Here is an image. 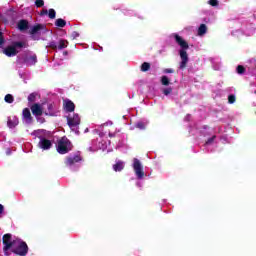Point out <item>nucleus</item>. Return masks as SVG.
Masks as SVG:
<instances>
[{
  "label": "nucleus",
  "instance_id": "obj_1",
  "mask_svg": "<svg viewBox=\"0 0 256 256\" xmlns=\"http://www.w3.org/2000/svg\"><path fill=\"white\" fill-rule=\"evenodd\" d=\"M3 251L5 255H7V251H12L19 256H26L29 253V247L27 243L23 242V240L19 238H13L11 234H5L3 236Z\"/></svg>",
  "mask_w": 256,
  "mask_h": 256
},
{
  "label": "nucleus",
  "instance_id": "obj_2",
  "mask_svg": "<svg viewBox=\"0 0 256 256\" xmlns=\"http://www.w3.org/2000/svg\"><path fill=\"white\" fill-rule=\"evenodd\" d=\"M31 135L39 139L38 147L39 149H42V151H49V149L53 147V142H51V132L41 129L33 131Z\"/></svg>",
  "mask_w": 256,
  "mask_h": 256
},
{
  "label": "nucleus",
  "instance_id": "obj_3",
  "mask_svg": "<svg viewBox=\"0 0 256 256\" xmlns=\"http://www.w3.org/2000/svg\"><path fill=\"white\" fill-rule=\"evenodd\" d=\"M172 37H174L176 43L181 48L179 50V55L181 59L179 69L183 70L185 69V67H187V63H189V55H187V49H189V44L178 34H172Z\"/></svg>",
  "mask_w": 256,
  "mask_h": 256
},
{
  "label": "nucleus",
  "instance_id": "obj_4",
  "mask_svg": "<svg viewBox=\"0 0 256 256\" xmlns=\"http://www.w3.org/2000/svg\"><path fill=\"white\" fill-rule=\"evenodd\" d=\"M132 169L134 171V174L136 176V179L138 180L136 182V187H138L139 189H143V179H145V171L143 170V164L141 163V161L137 158H134L132 160Z\"/></svg>",
  "mask_w": 256,
  "mask_h": 256
},
{
  "label": "nucleus",
  "instance_id": "obj_5",
  "mask_svg": "<svg viewBox=\"0 0 256 256\" xmlns=\"http://www.w3.org/2000/svg\"><path fill=\"white\" fill-rule=\"evenodd\" d=\"M82 163L83 158L79 154H70L64 160L65 167L70 171H79Z\"/></svg>",
  "mask_w": 256,
  "mask_h": 256
},
{
  "label": "nucleus",
  "instance_id": "obj_6",
  "mask_svg": "<svg viewBox=\"0 0 256 256\" xmlns=\"http://www.w3.org/2000/svg\"><path fill=\"white\" fill-rule=\"evenodd\" d=\"M27 47V42L16 41L12 42L9 46L3 49L4 55L6 57H15L17 53H20L21 49H25Z\"/></svg>",
  "mask_w": 256,
  "mask_h": 256
},
{
  "label": "nucleus",
  "instance_id": "obj_7",
  "mask_svg": "<svg viewBox=\"0 0 256 256\" xmlns=\"http://www.w3.org/2000/svg\"><path fill=\"white\" fill-rule=\"evenodd\" d=\"M99 137L100 138L96 140H92V143L88 148V151H90L91 153H95V151H99V149L105 151V149H107L108 145L111 143L103 140V137H105V134L103 132L99 133Z\"/></svg>",
  "mask_w": 256,
  "mask_h": 256
},
{
  "label": "nucleus",
  "instance_id": "obj_8",
  "mask_svg": "<svg viewBox=\"0 0 256 256\" xmlns=\"http://www.w3.org/2000/svg\"><path fill=\"white\" fill-rule=\"evenodd\" d=\"M231 33L233 37H241V35L251 37V35H255V26L251 23H245L242 24L241 30H234Z\"/></svg>",
  "mask_w": 256,
  "mask_h": 256
},
{
  "label": "nucleus",
  "instance_id": "obj_9",
  "mask_svg": "<svg viewBox=\"0 0 256 256\" xmlns=\"http://www.w3.org/2000/svg\"><path fill=\"white\" fill-rule=\"evenodd\" d=\"M56 149L60 155H65L73 149V144H71L67 137H62L57 141Z\"/></svg>",
  "mask_w": 256,
  "mask_h": 256
},
{
  "label": "nucleus",
  "instance_id": "obj_10",
  "mask_svg": "<svg viewBox=\"0 0 256 256\" xmlns=\"http://www.w3.org/2000/svg\"><path fill=\"white\" fill-rule=\"evenodd\" d=\"M17 63H19V65H27V67H31V65L37 63V55L29 53L19 55L17 57Z\"/></svg>",
  "mask_w": 256,
  "mask_h": 256
},
{
  "label": "nucleus",
  "instance_id": "obj_11",
  "mask_svg": "<svg viewBox=\"0 0 256 256\" xmlns=\"http://www.w3.org/2000/svg\"><path fill=\"white\" fill-rule=\"evenodd\" d=\"M67 123L71 129V131H74L77 135H79V125L81 123V118L79 117V114H69L67 116Z\"/></svg>",
  "mask_w": 256,
  "mask_h": 256
},
{
  "label": "nucleus",
  "instance_id": "obj_12",
  "mask_svg": "<svg viewBox=\"0 0 256 256\" xmlns=\"http://www.w3.org/2000/svg\"><path fill=\"white\" fill-rule=\"evenodd\" d=\"M68 45H69V41L65 39H60L58 42L51 41L49 43V48L53 49L54 51H57V49L61 51L63 49H67Z\"/></svg>",
  "mask_w": 256,
  "mask_h": 256
},
{
  "label": "nucleus",
  "instance_id": "obj_13",
  "mask_svg": "<svg viewBox=\"0 0 256 256\" xmlns=\"http://www.w3.org/2000/svg\"><path fill=\"white\" fill-rule=\"evenodd\" d=\"M208 138L204 144V147L207 151H213V149H211L212 147H215V143H217V136L215 135H210V134H204V137Z\"/></svg>",
  "mask_w": 256,
  "mask_h": 256
},
{
  "label": "nucleus",
  "instance_id": "obj_14",
  "mask_svg": "<svg viewBox=\"0 0 256 256\" xmlns=\"http://www.w3.org/2000/svg\"><path fill=\"white\" fill-rule=\"evenodd\" d=\"M22 122L24 123V125L33 124V116H31V110H29V108H25L22 111Z\"/></svg>",
  "mask_w": 256,
  "mask_h": 256
},
{
  "label": "nucleus",
  "instance_id": "obj_15",
  "mask_svg": "<svg viewBox=\"0 0 256 256\" xmlns=\"http://www.w3.org/2000/svg\"><path fill=\"white\" fill-rule=\"evenodd\" d=\"M113 171L116 173H121L125 169V161L116 159L115 163L112 166Z\"/></svg>",
  "mask_w": 256,
  "mask_h": 256
},
{
  "label": "nucleus",
  "instance_id": "obj_16",
  "mask_svg": "<svg viewBox=\"0 0 256 256\" xmlns=\"http://www.w3.org/2000/svg\"><path fill=\"white\" fill-rule=\"evenodd\" d=\"M31 35H41V33H45V25L37 24L33 26L30 30Z\"/></svg>",
  "mask_w": 256,
  "mask_h": 256
},
{
  "label": "nucleus",
  "instance_id": "obj_17",
  "mask_svg": "<svg viewBox=\"0 0 256 256\" xmlns=\"http://www.w3.org/2000/svg\"><path fill=\"white\" fill-rule=\"evenodd\" d=\"M66 113H73L75 111V103L69 99H65L63 103Z\"/></svg>",
  "mask_w": 256,
  "mask_h": 256
},
{
  "label": "nucleus",
  "instance_id": "obj_18",
  "mask_svg": "<svg viewBox=\"0 0 256 256\" xmlns=\"http://www.w3.org/2000/svg\"><path fill=\"white\" fill-rule=\"evenodd\" d=\"M7 125L9 129H15V127L19 125V118H17V116L8 117Z\"/></svg>",
  "mask_w": 256,
  "mask_h": 256
},
{
  "label": "nucleus",
  "instance_id": "obj_19",
  "mask_svg": "<svg viewBox=\"0 0 256 256\" xmlns=\"http://www.w3.org/2000/svg\"><path fill=\"white\" fill-rule=\"evenodd\" d=\"M32 115L37 117L38 115H43V107L41 104H34L31 106Z\"/></svg>",
  "mask_w": 256,
  "mask_h": 256
},
{
  "label": "nucleus",
  "instance_id": "obj_20",
  "mask_svg": "<svg viewBox=\"0 0 256 256\" xmlns=\"http://www.w3.org/2000/svg\"><path fill=\"white\" fill-rule=\"evenodd\" d=\"M206 34H207V25L201 24L198 27L197 35H198V37H204Z\"/></svg>",
  "mask_w": 256,
  "mask_h": 256
},
{
  "label": "nucleus",
  "instance_id": "obj_21",
  "mask_svg": "<svg viewBox=\"0 0 256 256\" xmlns=\"http://www.w3.org/2000/svg\"><path fill=\"white\" fill-rule=\"evenodd\" d=\"M147 125H149V121L140 120V121L136 122L135 127L137 129H140L141 131H143V129H146Z\"/></svg>",
  "mask_w": 256,
  "mask_h": 256
},
{
  "label": "nucleus",
  "instance_id": "obj_22",
  "mask_svg": "<svg viewBox=\"0 0 256 256\" xmlns=\"http://www.w3.org/2000/svg\"><path fill=\"white\" fill-rule=\"evenodd\" d=\"M18 29L20 31H25V30L29 29V22H27V20H20L18 22Z\"/></svg>",
  "mask_w": 256,
  "mask_h": 256
},
{
  "label": "nucleus",
  "instance_id": "obj_23",
  "mask_svg": "<svg viewBox=\"0 0 256 256\" xmlns=\"http://www.w3.org/2000/svg\"><path fill=\"white\" fill-rule=\"evenodd\" d=\"M48 110L44 112V115H49L50 117H55V105L48 104Z\"/></svg>",
  "mask_w": 256,
  "mask_h": 256
},
{
  "label": "nucleus",
  "instance_id": "obj_24",
  "mask_svg": "<svg viewBox=\"0 0 256 256\" xmlns=\"http://www.w3.org/2000/svg\"><path fill=\"white\" fill-rule=\"evenodd\" d=\"M55 25L56 27H65V25H67V21H65L64 19L60 18V19H57L56 22H55Z\"/></svg>",
  "mask_w": 256,
  "mask_h": 256
},
{
  "label": "nucleus",
  "instance_id": "obj_25",
  "mask_svg": "<svg viewBox=\"0 0 256 256\" xmlns=\"http://www.w3.org/2000/svg\"><path fill=\"white\" fill-rule=\"evenodd\" d=\"M151 69V64H149V62H144L142 65H141V71L143 73L149 71Z\"/></svg>",
  "mask_w": 256,
  "mask_h": 256
},
{
  "label": "nucleus",
  "instance_id": "obj_26",
  "mask_svg": "<svg viewBox=\"0 0 256 256\" xmlns=\"http://www.w3.org/2000/svg\"><path fill=\"white\" fill-rule=\"evenodd\" d=\"M4 100H5L6 103H13L15 101V98L13 97V95L7 94L4 97Z\"/></svg>",
  "mask_w": 256,
  "mask_h": 256
},
{
  "label": "nucleus",
  "instance_id": "obj_27",
  "mask_svg": "<svg viewBox=\"0 0 256 256\" xmlns=\"http://www.w3.org/2000/svg\"><path fill=\"white\" fill-rule=\"evenodd\" d=\"M250 63L251 65H253V67H255L252 71H250V73L252 75H254V77H256V60L254 58L250 59Z\"/></svg>",
  "mask_w": 256,
  "mask_h": 256
},
{
  "label": "nucleus",
  "instance_id": "obj_28",
  "mask_svg": "<svg viewBox=\"0 0 256 256\" xmlns=\"http://www.w3.org/2000/svg\"><path fill=\"white\" fill-rule=\"evenodd\" d=\"M161 84L164 86H169L170 82H169V78L167 76H162L161 77Z\"/></svg>",
  "mask_w": 256,
  "mask_h": 256
},
{
  "label": "nucleus",
  "instance_id": "obj_29",
  "mask_svg": "<svg viewBox=\"0 0 256 256\" xmlns=\"http://www.w3.org/2000/svg\"><path fill=\"white\" fill-rule=\"evenodd\" d=\"M162 92L167 97V96L171 95V93H173V88H171V87L164 88V89H162Z\"/></svg>",
  "mask_w": 256,
  "mask_h": 256
},
{
  "label": "nucleus",
  "instance_id": "obj_30",
  "mask_svg": "<svg viewBox=\"0 0 256 256\" xmlns=\"http://www.w3.org/2000/svg\"><path fill=\"white\" fill-rule=\"evenodd\" d=\"M236 100L237 98L235 97V94H230L228 96V103H230V105H233V103H235Z\"/></svg>",
  "mask_w": 256,
  "mask_h": 256
},
{
  "label": "nucleus",
  "instance_id": "obj_31",
  "mask_svg": "<svg viewBox=\"0 0 256 256\" xmlns=\"http://www.w3.org/2000/svg\"><path fill=\"white\" fill-rule=\"evenodd\" d=\"M238 75H243L245 73V67L239 65L236 69Z\"/></svg>",
  "mask_w": 256,
  "mask_h": 256
},
{
  "label": "nucleus",
  "instance_id": "obj_32",
  "mask_svg": "<svg viewBox=\"0 0 256 256\" xmlns=\"http://www.w3.org/2000/svg\"><path fill=\"white\" fill-rule=\"evenodd\" d=\"M208 5H211V7H217V5H219V1L218 0H209Z\"/></svg>",
  "mask_w": 256,
  "mask_h": 256
},
{
  "label": "nucleus",
  "instance_id": "obj_33",
  "mask_svg": "<svg viewBox=\"0 0 256 256\" xmlns=\"http://www.w3.org/2000/svg\"><path fill=\"white\" fill-rule=\"evenodd\" d=\"M55 15H56L55 10H54V9H50V10H49V13H48V17H49L50 19H55Z\"/></svg>",
  "mask_w": 256,
  "mask_h": 256
},
{
  "label": "nucleus",
  "instance_id": "obj_34",
  "mask_svg": "<svg viewBox=\"0 0 256 256\" xmlns=\"http://www.w3.org/2000/svg\"><path fill=\"white\" fill-rule=\"evenodd\" d=\"M35 97H37V95L35 93H32L28 96V101L29 103H33L35 102Z\"/></svg>",
  "mask_w": 256,
  "mask_h": 256
},
{
  "label": "nucleus",
  "instance_id": "obj_35",
  "mask_svg": "<svg viewBox=\"0 0 256 256\" xmlns=\"http://www.w3.org/2000/svg\"><path fill=\"white\" fill-rule=\"evenodd\" d=\"M35 5H36V7H43V5H45V1H43V0H36L35 1Z\"/></svg>",
  "mask_w": 256,
  "mask_h": 256
},
{
  "label": "nucleus",
  "instance_id": "obj_36",
  "mask_svg": "<svg viewBox=\"0 0 256 256\" xmlns=\"http://www.w3.org/2000/svg\"><path fill=\"white\" fill-rule=\"evenodd\" d=\"M38 123H45V118L42 115L35 116Z\"/></svg>",
  "mask_w": 256,
  "mask_h": 256
},
{
  "label": "nucleus",
  "instance_id": "obj_37",
  "mask_svg": "<svg viewBox=\"0 0 256 256\" xmlns=\"http://www.w3.org/2000/svg\"><path fill=\"white\" fill-rule=\"evenodd\" d=\"M77 37H79V32H77V31L72 32L71 38L72 39H77Z\"/></svg>",
  "mask_w": 256,
  "mask_h": 256
},
{
  "label": "nucleus",
  "instance_id": "obj_38",
  "mask_svg": "<svg viewBox=\"0 0 256 256\" xmlns=\"http://www.w3.org/2000/svg\"><path fill=\"white\" fill-rule=\"evenodd\" d=\"M5 43V38L3 37V32H0V46Z\"/></svg>",
  "mask_w": 256,
  "mask_h": 256
},
{
  "label": "nucleus",
  "instance_id": "obj_39",
  "mask_svg": "<svg viewBox=\"0 0 256 256\" xmlns=\"http://www.w3.org/2000/svg\"><path fill=\"white\" fill-rule=\"evenodd\" d=\"M163 73H175V70H173L171 68H166L163 70Z\"/></svg>",
  "mask_w": 256,
  "mask_h": 256
},
{
  "label": "nucleus",
  "instance_id": "obj_40",
  "mask_svg": "<svg viewBox=\"0 0 256 256\" xmlns=\"http://www.w3.org/2000/svg\"><path fill=\"white\" fill-rule=\"evenodd\" d=\"M4 211H5V207H3L2 204H0V219H1V217H3Z\"/></svg>",
  "mask_w": 256,
  "mask_h": 256
},
{
  "label": "nucleus",
  "instance_id": "obj_41",
  "mask_svg": "<svg viewBox=\"0 0 256 256\" xmlns=\"http://www.w3.org/2000/svg\"><path fill=\"white\" fill-rule=\"evenodd\" d=\"M6 155H11V148L6 149Z\"/></svg>",
  "mask_w": 256,
  "mask_h": 256
},
{
  "label": "nucleus",
  "instance_id": "obj_42",
  "mask_svg": "<svg viewBox=\"0 0 256 256\" xmlns=\"http://www.w3.org/2000/svg\"><path fill=\"white\" fill-rule=\"evenodd\" d=\"M189 119H191V115H187L186 117H185V121H189Z\"/></svg>",
  "mask_w": 256,
  "mask_h": 256
},
{
  "label": "nucleus",
  "instance_id": "obj_43",
  "mask_svg": "<svg viewBox=\"0 0 256 256\" xmlns=\"http://www.w3.org/2000/svg\"><path fill=\"white\" fill-rule=\"evenodd\" d=\"M19 77H20L21 79H23V77H25V74L19 72Z\"/></svg>",
  "mask_w": 256,
  "mask_h": 256
},
{
  "label": "nucleus",
  "instance_id": "obj_44",
  "mask_svg": "<svg viewBox=\"0 0 256 256\" xmlns=\"http://www.w3.org/2000/svg\"><path fill=\"white\" fill-rule=\"evenodd\" d=\"M47 10H43L42 12H41V15H47Z\"/></svg>",
  "mask_w": 256,
  "mask_h": 256
},
{
  "label": "nucleus",
  "instance_id": "obj_45",
  "mask_svg": "<svg viewBox=\"0 0 256 256\" xmlns=\"http://www.w3.org/2000/svg\"><path fill=\"white\" fill-rule=\"evenodd\" d=\"M227 91L233 92L235 91V88H227Z\"/></svg>",
  "mask_w": 256,
  "mask_h": 256
},
{
  "label": "nucleus",
  "instance_id": "obj_46",
  "mask_svg": "<svg viewBox=\"0 0 256 256\" xmlns=\"http://www.w3.org/2000/svg\"><path fill=\"white\" fill-rule=\"evenodd\" d=\"M109 137H115V134L109 133Z\"/></svg>",
  "mask_w": 256,
  "mask_h": 256
},
{
  "label": "nucleus",
  "instance_id": "obj_47",
  "mask_svg": "<svg viewBox=\"0 0 256 256\" xmlns=\"http://www.w3.org/2000/svg\"><path fill=\"white\" fill-rule=\"evenodd\" d=\"M125 15H131V12L125 13Z\"/></svg>",
  "mask_w": 256,
  "mask_h": 256
},
{
  "label": "nucleus",
  "instance_id": "obj_48",
  "mask_svg": "<svg viewBox=\"0 0 256 256\" xmlns=\"http://www.w3.org/2000/svg\"><path fill=\"white\" fill-rule=\"evenodd\" d=\"M63 55H67V51H64V52H63Z\"/></svg>",
  "mask_w": 256,
  "mask_h": 256
},
{
  "label": "nucleus",
  "instance_id": "obj_49",
  "mask_svg": "<svg viewBox=\"0 0 256 256\" xmlns=\"http://www.w3.org/2000/svg\"><path fill=\"white\" fill-rule=\"evenodd\" d=\"M87 131H89V129H88V128L85 130V133H87Z\"/></svg>",
  "mask_w": 256,
  "mask_h": 256
},
{
  "label": "nucleus",
  "instance_id": "obj_50",
  "mask_svg": "<svg viewBox=\"0 0 256 256\" xmlns=\"http://www.w3.org/2000/svg\"><path fill=\"white\" fill-rule=\"evenodd\" d=\"M140 19H144V17H143V16H141V17H140Z\"/></svg>",
  "mask_w": 256,
  "mask_h": 256
}]
</instances>
